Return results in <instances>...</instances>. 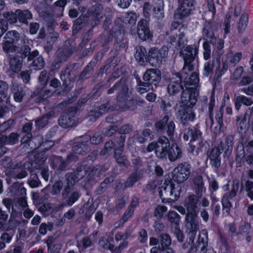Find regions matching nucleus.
<instances>
[{
  "mask_svg": "<svg viewBox=\"0 0 253 253\" xmlns=\"http://www.w3.org/2000/svg\"><path fill=\"white\" fill-rule=\"evenodd\" d=\"M73 151L76 154L84 155L89 151V148L84 144L80 143L74 146Z\"/></svg>",
  "mask_w": 253,
  "mask_h": 253,
  "instance_id": "obj_44",
  "label": "nucleus"
},
{
  "mask_svg": "<svg viewBox=\"0 0 253 253\" xmlns=\"http://www.w3.org/2000/svg\"><path fill=\"white\" fill-rule=\"evenodd\" d=\"M11 90L14 94L15 101L18 102H21L25 95L23 88L17 84H13L11 87Z\"/></svg>",
  "mask_w": 253,
  "mask_h": 253,
  "instance_id": "obj_26",
  "label": "nucleus"
},
{
  "mask_svg": "<svg viewBox=\"0 0 253 253\" xmlns=\"http://www.w3.org/2000/svg\"><path fill=\"white\" fill-rule=\"evenodd\" d=\"M171 186L172 188L171 190H170L171 193L169 199H171L172 200H177L180 194V187L179 186L178 183L175 184L172 181Z\"/></svg>",
  "mask_w": 253,
  "mask_h": 253,
  "instance_id": "obj_38",
  "label": "nucleus"
},
{
  "mask_svg": "<svg viewBox=\"0 0 253 253\" xmlns=\"http://www.w3.org/2000/svg\"><path fill=\"white\" fill-rule=\"evenodd\" d=\"M126 21L130 25H133L135 23L137 20L136 14L134 12H130L127 13L125 17Z\"/></svg>",
  "mask_w": 253,
  "mask_h": 253,
  "instance_id": "obj_61",
  "label": "nucleus"
},
{
  "mask_svg": "<svg viewBox=\"0 0 253 253\" xmlns=\"http://www.w3.org/2000/svg\"><path fill=\"white\" fill-rule=\"evenodd\" d=\"M161 73L158 69H149L146 71L143 77V82L139 81L138 83L141 85L145 86L147 84L157 85L161 81Z\"/></svg>",
  "mask_w": 253,
  "mask_h": 253,
  "instance_id": "obj_11",
  "label": "nucleus"
},
{
  "mask_svg": "<svg viewBox=\"0 0 253 253\" xmlns=\"http://www.w3.org/2000/svg\"><path fill=\"white\" fill-rule=\"evenodd\" d=\"M198 92L195 87L183 90L180 100V108L178 111L177 118L182 125H186L188 120L193 121L195 115L191 109L197 102Z\"/></svg>",
  "mask_w": 253,
  "mask_h": 253,
  "instance_id": "obj_1",
  "label": "nucleus"
},
{
  "mask_svg": "<svg viewBox=\"0 0 253 253\" xmlns=\"http://www.w3.org/2000/svg\"><path fill=\"white\" fill-rule=\"evenodd\" d=\"M240 182L238 179H234L232 181L231 190L226 193L223 196L221 203L223 207V213L225 215L229 214L232 205L230 202L237 195L239 188Z\"/></svg>",
  "mask_w": 253,
  "mask_h": 253,
  "instance_id": "obj_6",
  "label": "nucleus"
},
{
  "mask_svg": "<svg viewBox=\"0 0 253 253\" xmlns=\"http://www.w3.org/2000/svg\"><path fill=\"white\" fill-rule=\"evenodd\" d=\"M191 171V165L182 163L179 164L172 171V177L174 181L178 183L186 181L190 176Z\"/></svg>",
  "mask_w": 253,
  "mask_h": 253,
  "instance_id": "obj_8",
  "label": "nucleus"
},
{
  "mask_svg": "<svg viewBox=\"0 0 253 253\" xmlns=\"http://www.w3.org/2000/svg\"><path fill=\"white\" fill-rule=\"evenodd\" d=\"M53 167L60 170H64L66 166V162H64L61 157L54 158L53 161Z\"/></svg>",
  "mask_w": 253,
  "mask_h": 253,
  "instance_id": "obj_47",
  "label": "nucleus"
},
{
  "mask_svg": "<svg viewBox=\"0 0 253 253\" xmlns=\"http://www.w3.org/2000/svg\"><path fill=\"white\" fill-rule=\"evenodd\" d=\"M146 50L142 45H139L135 47V53L134 55L136 60L140 65H144L146 59L145 54Z\"/></svg>",
  "mask_w": 253,
  "mask_h": 253,
  "instance_id": "obj_25",
  "label": "nucleus"
},
{
  "mask_svg": "<svg viewBox=\"0 0 253 253\" xmlns=\"http://www.w3.org/2000/svg\"><path fill=\"white\" fill-rule=\"evenodd\" d=\"M171 181H166L159 188V195L161 198L164 197H169L171 190Z\"/></svg>",
  "mask_w": 253,
  "mask_h": 253,
  "instance_id": "obj_28",
  "label": "nucleus"
},
{
  "mask_svg": "<svg viewBox=\"0 0 253 253\" xmlns=\"http://www.w3.org/2000/svg\"><path fill=\"white\" fill-rule=\"evenodd\" d=\"M249 16L247 13H243L238 23L237 30L239 33H241L245 30L248 23Z\"/></svg>",
  "mask_w": 253,
  "mask_h": 253,
  "instance_id": "obj_31",
  "label": "nucleus"
},
{
  "mask_svg": "<svg viewBox=\"0 0 253 253\" xmlns=\"http://www.w3.org/2000/svg\"><path fill=\"white\" fill-rule=\"evenodd\" d=\"M3 39L2 49L7 54L16 52L19 50V46L15 45L19 41L23 43L29 42V40L25 36H20V34L16 30L7 32L5 34Z\"/></svg>",
  "mask_w": 253,
  "mask_h": 253,
  "instance_id": "obj_2",
  "label": "nucleus"
},
{
  "mask_svg": "<svg viewBox=\"0 0 253 253\" xmlns=\"http://www.w3.org/2000/svg\"><path fill=\"white\" fill-rule=\"evenodd\" d=\"M44 65V61L43 58L41 56L36 57L34 59L32 62V66L36 70H40L42 69Z\"/></svg>",
  "mask_w": 253,
  "mask_h": 253,
  "instance_id": "obj_50",
  "label": "nucleus"
},
{
  "mask_svg": "<svg viewBox=\"0 0 253 253\" xmlns=\"http://www.w3.org/2000/svg\"><path fill=\"white\" fill-rule=\"evenodd\" d=\"M188 72H189L188 70H187V74H184V76L182 78H184V85L186 89H189L191 87H195L197 86L199 82V79L198 74L194 72L193 73L191 76L187 78L186 75L188 74Z\"/></svg>",
  "mask_w": 253,
  "mask_h": 253,
  "instance_id": "obj_24",
  "label": "nucleus"
},
{
  "mask_svg": "<svg viewBox=\"0 0 253 253\" xmlns=\"http://www.w3.org/2000/svg\"><path fill=\"white\" fill-rule=\"evenodd\" d=\"M203 46L204 48V58L205 60H207L211 57V46L210 45L209 43L207 42H204Z\"/></svg>",
  "mask_w": 253,
  "mask_h": 253,
  "instance_id": "obj_64",
  "label": "nucleus"
},
{
  "mask_svg": "<svg viewBox=\"0 0 253 253\" xmlns=\"http://www.w3.org/2000/svg\"><path fill=\"white\" fill-rule=\"evenodd\" d=\"M141 178L140 173L135 172L130 175L126 183V186L130 187L132 186L134 183L138 181Z\"/></svg>",
  "mask_w": 253,
  "mask_h": 253,
  "instance_id": "obj_45",
  "label": "nucleus"
},
{
  "mask_svg": "<svg viewBox=\"0 0 253 253\" xmlns=\"http://www.w3.org/2000/svg\"><path fill=\"white\" fill-rule=\"evenodd\" d=\"M92 67L91 66V64H89L85 67L83 72L80 75V78L81 80H84V79L88 78L89 75L92 74Z\"/></svg>",
  "mask_w": 253,
  "mask_h": 253,
  "instance_id": "obj_60",
  "label": "nucleus"
},
{
  "mask_svg": "<svg viewBox=\"0 0 253 253\" xmlns=\"http://www.w3.org/2000/svg\"><path fill=\"white\" fill-rule=\"evenodd\" d=\"M54 145V142L51 140H46L42 143L39 142L37 146V148H41V150H48L50 149Z\"/></svg>",
  "mask_w": 253,
  "mask_h": 253,
  "instance_id": "obj_56",
  "label": "nucleus"
},
{
  "mask_svg": "<svg viewBox=\"0 0 253 253\" xmlns=\"http://www.w3.org/2000/svg\"><path fill=\"white\" fill-rule=\"evenodd\" d=\"M224 145L223 142H220L219 145L213 148L210 153V164L213 167H218L220 165V155L223 150Z\"/></svg>",
  "mask_w": 253,
  "mask_h": 253,
  "instance_id": "obj_16",
  "label": "nucleus"
},
{
  "mask_svg": "<svg viewBox=\"0 0 253 253\" xmlns=\"http://www.w3.org/2000/svg\"><path fill=\"white\" fill-rule=\"evenodd\" d=\"M137 31L138 37L143 41L150 39L152 37L147 21L146 20H141L138 22Z\"/></svg>",
  "mask_w": 253,
  "mask_h": 253,
  "instance_id": "obj_19",
  "label": "nucleus"
},
{
  "mask_svg": "<svg viewBox=\"0 0 253 253\" xmlns=\"http://www.w3.org/2000/svg\"><path fill=\"white\" fill-rule=\"evenodd\" d=\"M164 2L162 0H158L154 4L150 5L146 2L143 6V13L145 17L152 15L157 19H162L164 15Z\"/></svg>",
  "mask_w": 253,
  "mask_h": 253,
  "instance_id": "obj_9",
  "label": "nucleus"
},
{
  "mask_svg": "<svg viewBox=\"0 0 253 253\" xmlns=\"http://www.w3.org/2000/svg\"><path fill=\"white\" fill-rule=\"evenodd\" d=\"M115 91H118V94L117 99L119 102H125L130 97L131 91L129 89L128 84L126 79H121L117 82L112 87L108 90L107 93L111 94Z\"/></svg>",
  "mask_w": 253,
  "mask_h": 253,
  "instance_id": "obj_5",
  "label": "nucleus"
},
{
  "mask_svg": "<svg viewBox=\"0 0 253 253\" xmlns=\"http://www.w3.org/2000/svg\"><path fill=\"white\" fill-rule=\"evenodd\" d=\"M103 10V7L100 4H95L89 9L90 12L93 15V16L96 17L97 20H99L102 18V15L101 13Z\"/></svg>",
  "mask_w": 253,
  "mask_h": 253,
  "instance_id": "obj_36",
  "label": "nucleus"
},
{
  "mask_svg": "<svg viewBox=\"0 0 253 253\" xmlns=\"http://www.w3.org/2000/svg\"><path fill=\"white\" fill-rule=\"evenodd\" d=\"M199 205V200L196 196H189L185 201L186 214H198Z\"/></svg>",
  "mask_w": 253,
  "mask_h": 253,
  "instance_id": "obj_21",
  "label": "nucleus"
},
{
  "mask_svg": "<svg viewBox=\"0 0 253 253\" xmlns=\"http://www.w3.org/2000/svg\"><path fill=\"white\" fill-rule=\"evenodd\" d=\"M99 244L103 248L109 250L113 253V250L114 248L113 245L110 244L106 239L102 238L99 241Z\"/></svg>",
  "mask_w": 253,
  "mask_h": 253,
  "instance_id": "obj_63",
  "label": "nucleus"
},
{
  "mask_svg": "<svg viewBox=\"0 0 253 253\" xmlns=\"http://www.w3.org/2000/svg\"><path fill=\"white\" fill-rule=\"evenodd\" d=\"M197 242L199 244H202L200 253H204L205 247H206L208 243V231L207 230H202L200 232Z\"/></svg>",
  "mask_w": 253,
  "mask_h": 253,
  "instance_id": "obj_32",
  "label": "nucleus"
},
{
  "mask_svg": "<svg viewBox=\"0 0 253 253\" xmlns=\"http://www.w3.org/2000/svg\"><path fill=\"white\" fill-rule=\"evenodd\" d=\"M242 54L241 52H236L231 55L229 59V63L232 66H235L241 59Z\"/></svg>",
  "mask_w": 253,
  "mask_h": 253,
  "instance_id": "obj_55",
  "label": "nucleus"
},
{
  "mask_svg": "<svg viewBox=\"0 0 253 253\" xmlns=\"http://www.w3.org/2000/svg\"><path fill=\"white\" fill-rule=\"evenodd\" d=\"M14 174L17 179H22L26 177L28 175L27 171L23 167L21 163L15 165L13 167Z\"/></svg>",
  "mask_w": 253,
  "mask_h": 253,
  "instance_id": "obj_30",
  "label": "nucleus"
},
{
  "mask_svg": "<svg viewBox=\"0 0 253 253\" xmlns=\"http://www.w3.org/2000/svg\"><path fill=\"white\" fill-rule=\"evenodd\" d=\"M29 42L28 43H23L24 45L19 47V50L16 53H18L20 51V53L21 54V56H20V57H22V59L24 58H25L26 57L28 56L29 54V53L30 52L31 49L29 47L28 44H29Z\"/></svg>",
  "mask_w": 253,
  "mask_h": 253,
  "instance_id": "obj_57",
  "label": "nucleus"
},
{
  "mask_svg": "<svg viewBox=\"0 0 253 253\" xmlns=\"http://www.w3.org/2000/svg\"><path fill=\"white\" fill-rule=\"evenodd\" d=\"M3 17L6 19L5 21L8 22L10 24H13L17 22V14L16 11L13 13L11 11L5 12L3 14Z\"/></svg>",
  "mask_w": 253,
  "mask_h": 253,
  "instance_id": "obj_40",
  "label": "nucleus"
},
{
  "mask_svg": "<svg viewBox=\"0 0 253 253\" xmlns=\"http://www.w3.org/2000/svg\"><path fill=\"white\" fill-rule=\"evenodd\" d=\"M203 38L205 40L204 42L211 43L214 44L216 42V38L213 32L212 24L209 22H206L203 30Z\"/></svg>",
  "mask_w": 253,
  "mask_h": 253,
  "instance_id": "obj_18",
  "label": "nucleus"
},
{
  "mask_svg": "<svg viewBox=\"0 0 253 253\" xmlns=\"http://www.w3.org/2000/svg\"><path fill=\"white\" fill-rule=\"evenodd\" d=\"M169 145V139L165 137H160L157 142H153L149 144L147 150L148 152L155 150L156 155L159 158L163 159L166 155V148Z\"/></svg>",
  "mask_w": 253,
  "mask_h": 253,
  "instance_id": "obj_10",
  "label": "nucleus"
},
{
  "mask_svg": "<svg viewBox=\"0 0 253 253\" xmlns=\"http://www.w3.org/2000/svg\"><path fill=\"white\" fill-rule=\"evenodd\" d=\"M233 137L231 135L228 136L225 141V153L230 154L232 150Z\"/></svg>",
  "mask_w": 253,
  "mask_h": 253,
  "instance_id": "obj_58",
  "label": "nucleus"
},
{
  "mask_svg": "<svg viewBox=\"0 0 253 253\" xmlns=\"http://www.w3.org/2000/svg\"><path fill=\"white\" fill-rule=\"evenodd\" d=\"M162 250L167 249L171 244L170 236L168 234H164L160 237Z\"/></svg>",
  "mask_w": 253,
  "mask_h": 253,
  "instance_id": "obj_48",
  "label": "nucleus"
},
{
  "mask_svg": "<svg viewBox=\"0 0 253 253\" xmlns=\"http://www.w3.org/2000/svg\"><path fill=\"white\" fill-rule=\"evenodd\" d=\"M167 211V208L164 206L158 205L154 211V215L157 219H161L163 214Z\"/></svg>",
  "mask_w": 253,
  "mask_h": 253,
  "instance_id": "obj_53",
  "label": "nucleus"
},
{
  "mask_svg": "<svg viewBox=\"0 0 253 253\" xmlns=\"http://www.w3.org/2000/svg\"><path fill=\"white\" fill-rule=\"evenodd\" d=\"M186 226L192 237L194 238L197 232L199 230L198 214H186Z\"/></svg>",
  "mask_w": 253,
  "mask_h": 253,
  "instance_id": "obj_14",
  "label": "nucleus"
},
{
  "mask_svg": "<svg viewBox=\"0 0 253 253\" xmlns=\"http://www.w3.org/2000/svg\"><path fill=\"white\" fill-rule=\"evenodd\" d=\"M18 189L21 195V197L19 199V204L22 207H26L27 206V203L25 197L26 189L21 186H19Z\"/></svg>",
  "mask_w": 253,
  "mask_h": 253,
  "instance_id": "obj_54",
  "label": "nucleus"
},
{
  "mask_svg": "<svg viewBox=\"0 0 253 253\" xmlns=\"http://www.w3.org/2000/svg\"><path fill=\"white\" fill-rule=\"evenodd\" d=\"M114 156L118 164L126 167H128L129 163L126 156H121V154L117 152H115Z\"/></svg>",
  "mask_w": 253,
  "mask_h": 253,
  "instance_id": "obj_46",
  "label": "nucleus"
},
{
  "mask_svg": "<svg viewBox=\"0 0 253 253\" xmlns=\"http://www.w3.org/2000/svg\"><path fill=\"white\" fill-rule=\"evenodd\" d=\"M58 124L61 126H73L76 125L75 124L74 120L68 115H62L58 120Z\"/></svg>",
  "mask_w": 253,
  "mask_h": 253,
  "instance_id": "obj_34",
  "label": "nucleus"
},
{
  "mask_svg": "<svg viewBox=\"0 0 253 253\" xmlns=\"http://www.w3.org/2000/svg\"><path fill=\"white\" fill-rule=\"evenodd\" d=\"M214 67V61L207 62L204 64V75L207 77L211 75Z\"/></svg>",
  "mask_w": 253,
  "mask_h": 253,
  "instance_id": "obj_43",
  "label": "nucleus"
},
{
  "mask_svg": "<svg viewBox=\"0 0 253 253\" xmlns=\"http://www.w3.org/2000/svg\"><path fill=\"white\" fill-rule=\"evenodd\" d=\"M236 121L240 126H246L249 122V116L245 114L244 116H238L236 119Z\"/></svg>",
  "mask_w": 253,
  "mask_h": 253,
  "instance_id": "obj_59",
  "label": "nucleus"
},
{
  "mask_svg": "<svg viewBox=\"0 0 253 253\" xmlns=\"http://www.w3.org/2000/svg\"><path fill=\"white\" fill-rule=\"evenodd\" d=\"M165 150L166 155L163 159H166L168 156L169 160L171 162L180 159L182 155L181 149L175 143L172 144L170 147L169 144Z\"/></svg>",
  "mask_w": 253,
  "mask_h": 253,
  "instance_id": "obj_17",
  "label": "nucleus"
},
{
  "mask_svg": "<svg viewBox=\"0 0 253 253\" xmlns=\"http://www.w3.org/2000/svg\"><path fill=\"white\" fill-rule=\"evenodd\" d=\"M139 81H141L139 78L136 79L137 87L136 90L140 94H143L149 91L150 90H153V87H150V85L147 84V85L143 86L141 85L139 83Z\"/></svg>",
  "mask_w": 253,
  "mask_h": 253,
  "instance_id": "obj_49",
  "label": "nucleus"
},
{
  "mask_svg": "<svg viewBox=\"0 0 253 253\" xmlns=\"http://www.w3.org/2000/svg\"><path fill=\"white\" fill-rule=\"evenodd\" d=\"M1 165L4 168L9 170L13 169L15 165L12 164V160L10 157H6L1 161Z\"/></svg>",
  "mask_w": 253,
  "mask_h": 253,
  "instance_id": "obj_62",
  "label": "nucleus"
},
{
  "mask_svg": "<svg viewBox=\"0 0 253 253\" xmlns=\"http://www.w3.org/2000/svg\"><path fill=\"white\" fill-rule=\"evenodd\" d=\"M195 185L197 187V194L201 196V194L204 189L203 178L201 175L196 176L194 179Z\"/></svg>",
  "mask_w": 253,
  "mask_h": 253,
  "instance_id": "obj_41",
  "label": "nucleus"
},
{
  "mask_svg": "<svg viewBox=\"0 0 253 253\" xmlns=\"http://www.w3.org/2000/svg\"><path fill=\"white\" fill-rule=\"evenodd\" d=\"M86 172H88V174L90 176H93L96 174H98V169H96L94 167H91L88 168V169L84 166H81L77 169L76 171L74 174H71V178H74V181H78L80 179H82L85 174Z\"/></svg>",
  "mask_w": 253,
  "mask_h": 253,
  "instance_id": "obj_20",
  "label": "nucleus"
},
{
  "mask_svg": "<svg viewBox=\"0 0 253 253\" xmlns=\"http://www.w3.org/2000/svg\"><path fill=\"white\" fill-rule=\"evenodd\" d=\"M175 126V124L172 120H169L168 115H166L159 122L156 123L155 126Z\"/></svg>",
  "mask_w": 253,
  "mask_h": 253,
  "instance_id": "obj_42",
  "label": "nucleus"
},
{
  "mask_svg": "<svg viewBox=\"0 0 253 253\" xmlns=\"http://www.w3.org/2000/svg\"><path fill=\"white\" fill-rule=\"evenodd\" d=\"M16 12H17L18 19L20 22L27 24V20L32 18V14L28 10L17 9Z\"/></svg>",
  "mask_w": 253,
  "mask_h": 253,
  "instance_id": "obj_33",
  "label": "nucleus"
},
{
  "mask_svg": "<svg viewBox=\"0 0 253 253\" xmlns=\"http://www.w3.org/2000/svg\"><path fill=\"white\" fill-rule=\"evenodd\" d=\"M168 219L171 223L178 225L180 221V216L175 211H169L168 214Z\"/></svg>",
  "mask_w": 253,
  "mask_h": 253,
  "instance_id": "obj_52",
  "label": "nucleus"
},
{
  "mask_svg": "<svg viewBox=\"0 0 253 253\" xmlns=\"http://www.w3.org/2000/svg\"><path fill=\"white\" fill-rule=\"evenodd\" d=\"M183 76L184 74L182 75L181 72L180 75L177 73L172 77L168 86V90L170 94L174 95L178 93L181 90H184L183 87L181 84Z\"/></svg>",
  "mask_w": 253,
  "mask_h": 253,
  "instance_id": "obj_15",
  "label": "nucleus"
},
{
  "mask_svg": "<svg viewBox=\"0 0 253 253\" xmlns=\"http://www.w3.org/2000/svg\"><path fill=\"white\" fill-rule=\"evenodd\" d=\"M32 135L30 133H27L25 134L24 136L23 137L21 141L23 143H26L28 141H30V145H32V143H36L37 141H39L42 139V138L41 136H38L36 137H34L31 140Z\"/></svg>",
  "mask_w": 253,
  "mask_h": 253,
  "instance_id": "obj_51",
  "label": "nucleus"
},
{
  "mask_svg": "<svg viewBox=\"0 0 253 253\" xmlns=\"http://www.w3.org/2000/svg\"><path fill=\"white\" fill-rule=\"evenodd\" d=\"M196 3L195 0H181L179 3V7L174 14L175 19L182 21L189 16L195 9Z\"/></svg>",
  "mask_w": 253,
  "mask_h": 253,
  "instance_id": "obj_7",
  "label": "nucleus"
},
{
  "mask_svg": "<svg viewBox=\"0 0 253 253\" xmlns=\"http://www.w3.org/2000/svg\"><path fill=\"white\" fill-rule=\"evenodd\" d=\"M188 134H190L192 141H195L196 140H197L198 141V143H200L201 132L200 130L197 129L196 127L188 128Z\"/></svg>",
  "mask_w": 253,
  "mask_h": 253,
  "instance_id": "obj_39",
  "label": "nucleus"
},
{
  "mask_svg": "<svg viewBox=\"0 0 253 253\" xmlns=\"http://www.w3.org/2000/svg\"><path fill=\"white\" fill-rule=\"evenodd\" d=\"M169 42L177 49H181L187 45V40L185 33L181 32L178 35L170 36Z\"/></svg>",
  "mask_w": 253,
  "mask_h": 253,
  "instance_id": "obj_22",
  "label": "nucleus"
},
{
  "mask_svg": "<svg viewBox=\"0 0 253 253\" xmlns=\"http://www.w3.org/2000/svg\"><path fill=\"white\" fill-rule=\"evenodd\" d=\"M161 103V108L165 114H170L174 109L173 101L162 100Z\"/></svg>",
  "mask_w": 253,
  "mask_h": 253,
  "instance_id": "obj_35",
  "label": "nucleus"
},
{
  "mask_svg": "<svg viewBox=\"0 0 253 253\" xmlns=\"http://www.w3.org/2000/svg\"><path fill=\"white\" fill-rule=\"evenodd\" d=\"M73 51V48L62 47L59 48L56 52L54 62L52 64L53 69H57L59 67V64L65 61L71 55Z\"/></svg>",
  "mask_w": 253,
  "mask_h": 253,
  "instance_id": "obj_13",
  "label": "nucleus"
},
{
  "mask_svg": "<svg viewBox=\"0 0 253 253\" xmlns=\"http://www.w3.org/2000/svg\"><path fill=\"white\" fill-rule=\"evenodd\" d=\"M198 49L195 45H187L182 48L180 51V55L183 58L184 64L181 71V74H187V70L191 72L194 69V66L192 63L197 54Z\"/></svg>",
  "mask_w": 253,
  "mask_h": 253,
  "instance_id": "obj_3",
  "label": "nucleus"
},
{
  "mask_svg": "<svg viewBox=\"0 0 253 253\" xmlns=\"http://www.w3.org/2000/svg\"><path fill=\"white\" fill-rule=\"evenodd\" d=\"M251 230V225L249 223H245L244 225L240 226L237 237L239 240H243L248 235Z\"/></svg>",
  "mask_w": 253,
  "mask_h": 253,
  "instance_id": "obj_29",
  "label": "nucleus"
},
{
  "mask_svg": "<svg viewBox=\"0 0 253 253\" xmlns=\"http://www.w3.org/2000/svg\"><path fill=\"white\" fill-rule=\"evenodd\" d=\"M168 53L169 48L166 45L160 49L152 47L148 52V61L152 66H159L167 57Z\"/></svg>",
  "mask_w": 253,
  "mask_h": 253,
  "instance_id": "obj_4",
  "label": "nucleus"
},
{
  "mask_svg": "<svg viewBox=\"0 0 253 253\" xmlns=\"http://www.w3.org/2000/svg\"><path fill=\"white\" fill-rule=\"evenodd\" d=\"M115 109V107L113 105H110L109 102H107L100 106H96L93 110L89 112L88 117V120L91 122L95 121L102 114L109 111H112Z\"/></svg>",
  "mask_w": 253,
  "mask_h": 253,
  "instance_id": "obj_12",
  "label": "nucleus"
},
{
  "mask_svg": "<svg viewBox=\"0 0 253 253\" xmlns=\"http://www.w3.org/2000/svg\"><path fill=\"white\" fill-rule=\"evenodd\" d=\"M134 211L127 208L119 221L115 223V227L118 228L126 222L133 214Z\"/></svg>",
  "mask_w": 253,
  "mask_h": 253,
  "instance_id": "obj_37",
  "label": "nucleus"
},
{
  "mask_svg": "<svg viewBox=\"0 0 253 253\" xmlns=\"http://www.w3.org/2000/svg\"><path fill=\"white\" fill-rule=\"evenodd\" d=\"M8 84L4 81L0 80V99L1 101H5L7 103L10 97L7 94Z\"/></svg>",
  "mask_w": 253,
  "mask_h": 253,
  "instance_id": "obj_27",
  "label": "nucleus"
},
{
  "mask_svg": "<svg viewBox=\"0 0 253 253\" xmlns=\"http://www.w3.org/2000/svg\"><path fill=\"white\" fill-rule=\"evenodd\" d=\"M9 56V70L13 73L19 72L22 67V57L18 55Z\"/></svg>",
  "mask_w": 253,
  "mask_h": 253,
  "instance_id": "obj_23",
  "label": "nucleus"
}]
</instances>
